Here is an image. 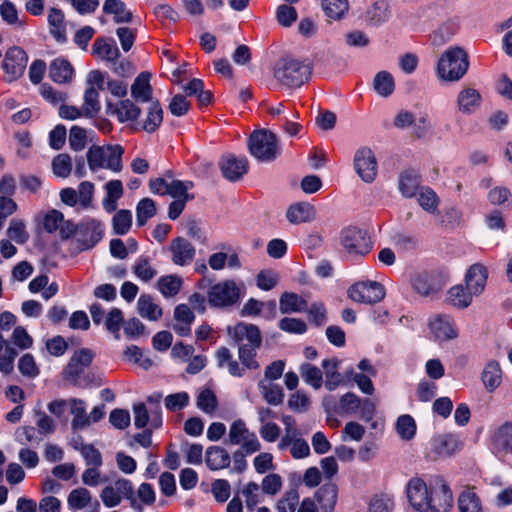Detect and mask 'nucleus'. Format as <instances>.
I'll return each instance as SVG.
<instances>
[{"mask_svg":"<svg viewBox=\"0 0 512 512\" xmlns=\"http://www.w3.org/2000/svg\"><path fill=\"white\" fill-rule=\"evenodd\" d=\"M151 74L149 72L140 73L131 86V96L137 102L148 103L146 119L143 123V129L152 133L158 129L163 120V110L158 100L153 98V89L150 85Z\"/></svg>","mask_w":512,"mask_h":512,"instance_id":"f257e3e1","label":"nucleus"},{"mask_svg":"<svg viewBox=\"0 0 512 512\" xmlns=\"http://www.w3.org/2000/svg\"><path fill=\"white\" fill-rule=\"evenodd\" d=\"M312 73V67L304 60L292 56L280 58L274 65L275 80L286 88H298L306 83Z\"/></svg>","mask_w":512,"mask_h":512,"instance_id":"f03ea898","label":"nucleus"},{"mask_svg":"<svg viewBox=\"0 0 512 512\" xmlns=\"http://www.w3.org/2000/svg\"><path fill=\"white\" fill-rule=\"evenodd\" d=\"M469 68L467 52L459 46L447 48L437 63V75L443 81L457 82Z\"/></svg>","mask_w":512,"mask_h":512,"instance_id":"7ed1b4c3","label":"nucleus"},{"mask_svg":"<svg viewBox=\"0 0 512 512\" xmlns=\"http://www.w3.org/2000/svg\"><path fill=\"white\" fill-rule=\"evenodd\" d=\"M124 149L121 145L91 146L86 154L88 166L91 171L108 169L113 172L122 170V156Z\"/></svg>","mask_w":512,"mask_h":512,"instance_id":"20e7f679","label":"nucleus"},{"mask_svg":"<svg viewBox=\"0 0 512 512\" xmlns=\"http://www.w3.org/2000/svg\"><path fill=\"white\" fill-rule=\"evenodd\" d=\"M244 286L234 280H223L213 285L207 293V301L215 308L235 305L241 298Z\"/></svg>","mask_w":512,"mask_h":512,"instance_id":"39448f33","label":"nucleus"},{"mask_svg":"<svg viewBox=\"0 0 512 512\" xmlns=\"http://www.w3.org/2000/svg\"><path fill=\"white\" fill-rule=\"evenodd\" d=\"M248 148L257 160L272 161L278 154L276 135L267 130L254 131L249 137Z\"/></svg>","mask_w":512,"mask_h":512,"instance_id":"423d86ee","label":"nucleus"},{"mask_svg":"<svg viewBox=\"0 0 512 512\" xmlns=\"http://www.w3.org/2000/svg\"><path fill=\"white\" fill-rule=\"evenodd\" d=\"M100 499L108 508L118 506L123 499L128 500L131 507H135L137 504L134 496V486L130 480L125 478H119L106 485L100 493Z\"/></svg>","mask_w":512,"mask_h":512,"instance_id":"0eeeda50","label":"nucleus"},{"mask_svg":"<svg viewBox=\"0 0 512 512\" xmlns=\"http://www.w3.org/2000/svg\"><path fill=\"white\" fill-rule=\"evenodd\" d=\"M227 443L239 446L238 450L248 454H254L261 449V443L256 433L251 431L242 419H237L230 425Z\"/></svg>","mask_w":512,"mask_h":512,"instance_id":"6e6552de","label":"nucleus"},{"mask_svg":"<svg viewBox=\"0 0 512 512\" xmlns=\"http://www.w3.org/2000/svg\"><path fill=\"white\" fill-rule=\"evenodd\" d=\"M340 243L350 257L365 256L372 249V242L367 232L353 226L341 232Z\"/></svg>","mask_w":512,"mask_h":512,"instance_id":"1a4fd4ad","label":"nucleus"},{"mask_svg":"<svg viewBox=\"0 0 512 512\" xmlns=\"http://www.w3.org/2000/svg\"><path fill=\"white\" fill-rule=\"evenodd\" d=\"M427 512H448L453 505L452 492L447 483L440 477L430 481V494L427 499Z\"/></svg>","mask_w":512,"mask_h":512,"instance_id":"9d476101","label":"nucleus"},{"mask_svg":"<svg viewBox=\"0 0 512 512\" xmlns=\"http://www.w3.org/2000/svg\"><path fill=\"white\" fill-rule=\"evenodd\" d=\"M385 288L376 281H359L350 286L348 296L358 303L374 304L385 297Z\"/></svg>","mask_w":512,"mask_h":512,"instance_id":"9b49d317","label":"nucleus"},{"mask_svg":"<svg viewBox=\"0 0 512 512\" xmlns=\"http://www.w3.org/2000/svg\"><path fill=\"white\" fill-rule=\"evenodd\" d=\"M357 175L366 183H372L377 176V161L373 151L368 147L359 148L353 159Z\"/></svg>","mask_w":512,"mask_h":512,"instance_id":"f8f14e48","label":"nucleus"},{"mask_svg":"<svg viewBox=\"0 0 512 512\" xmlns=\"http://www.w3.org/2000/svg\"><path fill=\"white\" fill-rule=\"evenodd\" d=\"M27 62L28 57L22 48L13 46L8 49L2 64L8 81L18 79L24 73Z\"/></svg>","mask_w":512,"mask_h":512,"instance_id":"ddd939ff","label":"nucleus"},{"mask_svg":"<svg viewBox=\"0 0 512 512\" xmlns=\"http://www.w3.org/2000/svg\"><path fill=\"white\" fill-rule=\"evenodd\" d=\"M407 498L411 506L419 512H427L429 507L427 499L430 494V484L427 485L419 477L411 478L406 486Z\"/></svg>","mask_w":512,"mask_h":512,"instance_id":"4468645a","label":"nucleus"},{"mask_svg":"<svg viewBox=\"0 0 512 512\" xmlns=\"http://www.w3.org/2000/svg\"><path fill=\"white\" fill-rule=\"evenodd\" d=\"M491 449L501 457L512 456V422L506 421L494 429L490 438Z\"/></svg>","mask_w":512,"mask_h":512,"instance_id":"2eb2a0df","label":"nucleus"},{"mask_svg":"<svg viewBox=\"0 0 512 512\" xmlns=\"http://www.w3.org/2000/svg\"><path fill=\"white\" fill-rule=\"evenodd\" d=\"M222 175L229 181H238L247 173L249 164L245 157L225 155L219 162Z\"/></svg>","mask_w":512,"mask_h":512,"instance_id":"dca6fc26","label":"nucleus"},{"mask_svg":"<svg viewBox=\"0 0 512 512\" xmlns=\"http://www.w3.org/2000/svg\"><path fill=\"white\" fill-rule=\"evenodd\" d=\"M228 334L232 339L241 344H251L254 346L262 345V337L259 328L256 325L240 322L234 327L228 328Z\"/></svg>","mask_w":512,"mask_h":512,"instance_id":"f3484780","label":"nucleus"},{"mask_svg":"<svg viewBox=\"0 0 512 512\" xmlns=\"http://www.w3.org/2000/svg\"><path fill=\"white\" fill-rule=\"evenodd\" d=\"M488 279V269L482 263L472 264L464 277L466 288L475 295L480 296L484 290Z\"/></svg>","mask_w":512,"mask_h":512,"instance_id":"a211bd4d","label":"nucleus"},{"mask_svg":"<svg viewBox=\"0 0 512 512\" xmlns=\"http://www.w3.org/2000/svg\"><path fill=\"white\" fill-rule=\"evenodd\" d=\"M172 262L179 266L189 265L196 254L195 247L185 238L177 237L170 243Z\"/></svg>","mask_w":512,"mask_h":512,"instance_id":"6ab92c4d","label":"nucleus"},{"mask_svg":"<svg viewBox=\"0 0 512 512\" xmlns=\"http://www.w3.org/2000/svg\"><path fill=\"white\" fill-rule=\"evenodd\" d=\"M429 328L436 339L444 341L458 336L452 319L447 315H434L429 320Z\"/></svg>","mask_w":512,"mask_h":512,"instance_id":"aec40b11","label":"nucleus"},{"mask_svg":"<svg viewBox=\"0 0 512 512\" xmlns=\"http://www.w3.org/2000/svg\"><path fill=\"white\" fill-rule=\"evenodd\" d=\"M481 102L480 92L472 87L463 88L457 96L458 110L463 114L474 113L480 107Z\"/></svg>","mask_w":512,"mask_h":512,"instance_id":"412c9836","label":"nucleus"},{"mask_svg":"<svg viewBox=\"0 0 512 512\" xmlns=\"http://www.w3.org/2000/svg\"><path fill=\"white\" fill-rule=\"evenodd\" d=\"M314 496L322 512H333L337 503L338 487L329 481L323 484Z\"/></svg>","mask_w":512,"mask_h":512,"instance_id":"4be33fe9","label":"nucleus"},{"mask_svg":"<svg viewBox=\"0 0 512 512\" xmlns=\"http://www.w3.org/2000/svg\"><path fill=\"white\" fill-rule=\"evenodd\" d=\"M195 319L192 310L186 304L175 307L173 330L180 336H188L191 333V324Z\"/></svg>","mask_w":512,"mask_h":512,"instance_id":"5701e85b","label":"nucleus"},{"mask_svg":"<svg viewBox=\"0 0 512 512\" xmlns=\"http://www.w3.org/2000/svg\"><path fill=\"white\" fill-rule=\"evenodd\" d=\"M63 225L64 216L62 212L58 210H50L45 214L43 218V227L48 233H54L60 229L62 238H68L71 234H73L74 229L69 223L66 224V227Z\"/></svg>","mask_w":512,"mask_h":512,"instance_id":"b1692460","label":"nucleus"},{"mask_svg":"<svg viewBox=\"0 0 512 512\" xmlns=\"http://www.w3.org/2000/svg\"><path fill=\"white\" fill-rule=\"evenodd\" d=\"M92 54L110 63H114L120 56L118 47L116 46L113 39H107L104 37L97 38L92 46Z\"/></svg>","mask_w":512,"mask_h":512,"instance_id":"393cba45","label":"nucleus"},{"mask_svg":"<svg viewBox=\"0 0 512 512\" xmlns=\"http://www.w3.org/2000/svg\"><path fill=\"white\" fill-rule=\"evenodd\" d=\"M475 295L462 284L454 285L447 291L446 303L457 309H466L472 302Z\"/></svg>","mask_w":512,"mask_h":512,"instance_id":"a878e982","label":"nucleus"},{"mask_svg":"<svg viewBox=\"0 0 512 512\" xmlns=\"http://www.w3.org/2000/svg\"><path fill=\"white\" fill-rule=\"evenodd\" d=\"M108 112L115 114L120 122L135 121L140 116V108L130 99L121 100L114 106L107 105Z\"/></svg>","mask_w":512,"mask_h":512,"instance_id":"bb28decb","label":"nucleus"},{"mask_svg":"<svg viewBox=\"0 0 512 512\" xmlns=\"http://www.w3.org/2000/svg\"><path fill=\"white\" fill-rule=\"evenodd\" d=\"M205 462L209 469L217 471L229 467L231 456L225 448L211 446L206 450Z\"/></svg>","mask_w":512,"mask_h":512,"instance_id":"cd10ccee","label":"nucleus"},{"mask_svg":"<svg viewBox=\"0 0 512 512\" xmlns=\"http://www.w3.org/2000/svg\"><path fill=\"white\" fill-rule=\"evenodd\" d=\"M412 287L422 296H431L442 289L441 283L432 275L419 273L412 279Z\"/></svg>","mask_w":512,"mask_h":512,"instance_id":"c85d7f7f","label":"nucleus"},{"mask_svg":"<svg viewBox=\"0 0 512 512\" xmlns=\"http://www.w3.org/2000/svg\"><path fill=\"white\" fill-rule=\"evenodd\" d=\"M74 69L64 58L54 59L49 66V77L56 83L63 84L72 80Z\"/></svg>","mask_w":512,"mask_h":512,"instance_id":"c756f323","label":"nucleus"},{"mask_svg":"<svg viewBox=\"0 0 512 512\" xmlns=\"http://www.w3.org/2000/svg\"><path fill=\"white\" fill-rule=\"evenodd\" d=\"M215 358L217 366L219 368H227L230 375L235 377H242L244 375V367H241L240 363L233 359L231 351L222 346L215 352Z\"/></svg>","mask_w":512,"mask_h":512,"instance_id":"7c9ffc66","label":"nucleus"},{"mask_svg":"<svg viewBox=\"0 0 512 512\" xmlns=\"http://www.w3.org/2000/svg\"><path fill=\"white\" fill-rule=\"evenodd\" d=\"M315 215L314 206L306 202L291 205L286 213L288 221L292 224L310 222L315 219Z\"/></svg>","mask_w":512,"mask_h":512,"instance_id":"2f4dec72","label":"nucleus"},{"mask_svg":"<svg viewBox=\"0 0 512 512\" xmlns=\"http://www.w3.org/2000/svg\"><path fill=\"white\" fill-rule=\"evenodd\" d=\"M431 449L438 457H447L459 449V441L449 434L438 435L431 440Z\"/></svg>","mask_w":512,"mask_h":512,"instance_id":"473e14b6","label":"nucleus"},{"mask_svg":"<svg viewBox=\"0 0 512 512\" xmlns=\"http://www.w3.org/2000/svg\"><path fill=\"white\" fill-rule=\"evenodd\" d=\"M138 313L149 321H157L162 317V308L154 301L152 296L142 294L137 301Z\"/></svg>","mask_w":512,"mask_h":512,"instance_id":"72a5a7b5","label":"nucleus"},{"mask_svg":"<svg viewBox=\"0 0 512 512\" xmlns=\"http://www.w3.org/2000/svg\"><path fill=\"white\" fill-rule=\"evenodd\" d=\"M482 382L489 392H493L502 382V370L499 363L490 360L482 371Z\"/></svg>","mask_w":512,"mask_h":512,"instance_id":"f704fd0d","label":"nucleus"},{"mask_svg":"<svg viewBox=\"0 0 512 512\" xmlns=\"http://www.w3.org/2000/svg\"><path fill=\"white\" fill-rule=\"evenodd\" d=\"M279 309L283 314L304 312L307 309V302L296 293L284 292L279 299Z\"/></svg>","mask_w":512,"mask_h":512,"instance_id":"c9c22d12","label":"nucleus"},{"mask_svg":"<svg viewBox=\"0 0 512 512\" xmlns=\"http://www.w3.org/2000/svg\"><path fill=\"white\" fill-rule=\"evenodd\" d=\"M47 21L50 26V33L56 41L60 43L65 42L66 30L64 26L63 12L55 7L50 8L48 11Z\"/></svg>","mask_w":512,"mask_h":512,"instance_id":"e433bc0d","label":"nucleus"},{"mask_svg":"<svg viewBox=\"0 0 512 512\" xmlns=\"http://www.w3.org/2000/svg\"><path fill=\"white\" fill-rule=\"evenodd\" d=\"M103 12L114 16L116 23H129L133 15L121 0H106L103 4Z\"/></svg>","mask_w":512,"mask_h":512,"instance_id":"4c0bfd02","label":"nucleus"},{"mask_svg":"<svg viewBox=\"0 0 512 512\" xmlns=\"http://www.w3.org/2000/svg\"><path fill=\"white\" fill-rule=\"evenodd\" d=\"M420 184L419 175L412 170L403 171L398 180V187L401 194L406 198L416 195Z\"/></svg>","mask_w":512,"mask_h":512,"instance_id":"58836bf2","label":"nucleus"},{"mask_svg":"<svg viewBox=\"0 0 512 512\" xmlns=\"http://www.w3.org/2000/svg\"><path fill=\"white\" fill-rule=\"evenodd\" d=\"M70 411L73 415L72 427L74 429H83L89 426V419L86 413V403L82 399L72 398L68 401Z\"/></svg>","mask_w":512,"mask_h":512,"instance_id":"ea45409f","label":"nucleus"},{"mask_svg":"<svg viewBox=\"0 0 512 512\" xmlns=\"http://www.w3.org/2000/svg\"><path fill=\"white\" fill-rule=\"evenodd\" d=\"M458 509L459 512H483L481 500L473 488H468L460 493Z\"/></svg>","mask_w":512,"mask_h":512,"instance_id":"a19ab883","label":"nucleus"},{"mask_svg":"<svg viewBox=\"0 0 512 512\" xmlns=\"http://www.w3.org/2000/svg\"><path fill=\"white\" fill-rule=\"evenodd\" d=\"M258 389L268 404L277 406L283 402L284 392L279 385L260 380L258 382Z\"/></svg>","mask_w":512,"mask_h":512,"instance_id":"79ce46f5","label":"nucleus"},{"mask_svg":"<svg viewBox=\"0 0 512 512\" xmlns=\"http://www.w3.org/2000/svg\"><path fill=\"white\" fill-rule=\"evenodd\" d=\"M261 346H254L251 344H241L238 347V358L241 362V367H244V372L246 369L249 370H257L260 365L256 360L257 350Z\"/></svg>","mask_w":512,"mask_h":512,"instance_id":"37998d69","label":"nucleus"},{"mask_svg":"<svg viewBox=\"0 0 512 512\" xmlns=\"http://www.w3.org/2000/svg\"><path fill=\"white\" fill-rule=\"evenodd\" d=\"M373 88L382 97L390 96L395 89L393 76L387 71L378 72L373 79Z\"/></svg>","mask_w":512,"mask_h":512,"instance_id":"c03bdc74","label":"nucleus"},{"mask_svg":"<svg viewBox=\"0 0 512 512\" xmlns=\"http://www.w3.org/2000/svg\"><path fill=\"white\" fill-rule=\"evenodd\" d=\"M322 9L327 17L341 19L348 11V0H321Z\"/></svg>","mask_w":512,"mask_h":512,"instance_id":"a18cd8bd","label":"nucleus"},{"mask_svg":"<svg viewBox=\"0 0 512 512\" xmlns=\"http://www.w3.org/2000/svg\"><path fill=\"white\" fill-rule=\"evenodd\" d=\"M338 361L336 359H326L322 362L325 372V388L329 391L335 390L341 383V375L337 371Z\"/></svg>","mask_w":512,"mask_h":512,"instance_id":"49530a36","label":"nucleus"},{"mask_svg":"<svg viewBox=\"0 0 512 512\" xmlns=\"http://www.w3.org/2000/svg\"><path fill=\"white\" fill-rule=\"evenodd\" d=\"M132 270L135 276L143 282H149L157 275V270L151 265L150 259L145 256H141L135 261Z\"/></svg>","mask_w":512,"mask_h":512,"instance_id":"de8ad7c7","label":"nucleus"},{"mask_svg":"<svg viewBox=\"0 0 512 512\" xmlns=\"http://www.w3.org/2000/svg\"><path fill=\"white\" fill-rule=\"evenodd\" d=\"M299 372L303 380L308 385L316 390L321 388L323 383V376L322 371L318 367L309 363H303L299 368Z\"/></svg>","mask_w":512,"mask_h":512,"instance_id":"09e8293b","label":"nucleus"},{"mask_svg":"<svg viewBox=\"0 0 512 512\" xmlns=\"http://www.w3.org/2000/svg\"><path fill=\"white\" fill-rule=\"evenodd\" d=\"M182 279L177 275H167L159 278L157 287L164 297H173L181 289Z\"/></svg>","mask_w":512,"mask_h":512,"instance_id":"8fccbe9b","label":"nucleus"},{"mask_svg":"<svg viewBox=\"0 0 512 512\" xmlns=\"http://www.w3.org/2000/svg\"><path fill=\"white\" fill-rule=\"evenodd\" d=\"M192 181L173 180L166 186L165 192L175 199H193V195L188 194V190L193 188Z\"/></svg>","mask_w":512,"mask_h":512,"instance_id":"3c124183","label":"nucleus"},{"mask_svg":"<svg viewBox=\"0 0 512 512\" xmlns=\"http://www.w3.org/2000/svg\"><path fill=\"white\" fill-rule=\"evenodd\" d=\"M156 214L155 202L150 198L141 199L136 207V222L138 226L146 224L148 219Z\"/></svg>","mask_w":512,"mask_h":512,"instance_id":"603ef678","label":"nucleus"},{"mask_svg":"<svg viewBox=\"0 0 512 512\" xmlns=\"http://www.w3.org/2000/svg\"><path fill=\"white\" fill-rule=\"evenodd\" d=\"M83 115L92 117L100 110L99 93L96 88L88 87L84 94V103L82 106Z\"/></svg>","mask_w":512,"mask_h":512,"instance_id":"864d4df0","label":"nucleus"},{"mask_svg":"<svg viewBox=\"0 0 512 512\" xmlns=\"http://www.w3.org/2000/svg\"><path fill=\"white\" fill-rule=\"evenodd\" d=\"M91 498L89 490L86 488H76L69 493L67 503L70 509L80 510L90 503Z\"/></svg>","mask_w":512,"mask_h":512,"instance_id":"5fc2aeb1","label":"nucleus"},{"mask_svg":"<svg viewBox=\"0 0 512 512\" xmlns=\"http://www.w3.org/2000/svg\"><path fill=\"white\" fill-rule=\"evenodd\" d=\"M132 225V213L130 210L122 209L116 212L112 219L113 231L117 235L128 233Z\"/></svg>","mask_w":512,"mask_h":512,"instance_id":"6e6d98bb","label":"nucleus"},{"mask_svg":"<svg viewBox=\"0 0 512 512\" xmlns=\"http://www.w3.org/2000/svg\"><path fill=\"white\" fill-rule=\"evenodd\" d=\"M367 16L373 25L385 22L390 16L388 4L383 0L376 1L367 11Z\"/></svg>","mask_w":512,"mask_h":512,"instance_id":"4d7b16f0","label":"nucleus"},{"mask_svg":"<svg viewBox=\"0 0 512 512\" xmlns=\"http://www.w3.org/2000/svg\"><path fill=\"white\" fill-rule=\"evenodd\" d=\"M396 429L402 439L410 440L416 433V424L410 415H402L397 420Z\"/></svg>","mask_w":512,"mask_h":512,"instance_id":"13d9d810","label":"nucleus"},{"mask_svg":"<svg viewBox=\"0 0 512 512\" xmlns=\"http://www.w3.org/2000/svg\"><path fill=\"white\" fill-rule=\"evenodd\" d=\"M418 203L427 212L435 213L438 207V197L432 189L422 188L418 195Z\"/></svg>","mask_w":512,"mask_h":512,"instance_id":"bf43d9fd","label":"nucleus"},{"mask_svg":"<svg viewBox=\"0 0 512 512\" xmlns=\"http://www.w3.org/2000/svg\"><path fill=\"white\" fill-rule=\"evenodd\" d=\"M462 223V213L456 208H447L440 213V226L454 229Z\"/></svg>","mask_w":512,"mask_h":512,"instance_id":"052dcab7","label":"nucleus"},{"mask_svg":"<svg viewBox=\"0 0 512 512\" xmlns=\"http://www.w3.org/2000/svg\"><path fill=\"white\" fill-rule=\"evenodd\" d=\"M53 172L56 176L66 178L71 174L72 161L68 154H59L52 161Z\"/></svg>","mask_w":512,"mask_h":512,"instance_id":"680f3d73","label":"nucleus"},{"mask_svg":"<svg viewBox=\"0 0 512 512\" xmlns=\"http://www.w3.org/2000/svg\"><path fill=\"white\" fill-rule=\"evenodd\" d=\"M16 356L17 351L5 343L3 348H0V371L5 374H10L14 369Z\"/></svg>","mask_w":512,"mask_h":512,"instance_id":"e2e57ef3","label":"nucleus"},{"mask_svg":"<svg viewBox=\"0 0 512 512\" xmlns=\"http://www.w3.org/2000/svg\"><path fill=\"white\" fill-rule=\"evenodd\" d=\"M1 18L9 25H18L24 27V22L19 20L18 12L15 5L9 1L4 0L0 5Z\"/></svg>","mask_w":512,"mask_h":512,"instance_id":"0e129e2a","label":"nucleus"},{"mask_svg":"<svg viewBox=\"0 0 512 512\" xmlns=\"http://www.w3.org/2000/svg\"><path fill=\"white\" fill-rule=\"evenodd\" d=\"M197 407L206 414H213L217 408V398L213 391L203 390L197 397Z\"/></svg>","mask_w":512,"mask_h":512,"instance_id":"69168bd1","label":"nucleus"},{"mask_svg":"<svg viewBox=\"0 0 512 512\" xmlns=\"http://www.w3.org/2000/svg\"><path fill=\"white\" fill-rule=\"evenodd\" d=\"M18 369L23 376L35 378L39 375V368L32 354H24L18 361Z\"/></svg>","mask_w":512,"mask_h":512,"instance_id":"338daca9","label":"nucleus"},{"mask_svg":"<svg viewBox=\"0 0 512 512\" xmlns=\"http://www.w3.org/2000/svg\"><path fill=\"white\" fill-rule=\"evenodd\" d=\"M299 502V494L296 490H289L285 492L282 498L277 501V512H295L296 506Z\"/></svg>","mask_w":512,"mask_h":512,"instance_id":"774afa93","label":"nucleus"}]
</instances>
